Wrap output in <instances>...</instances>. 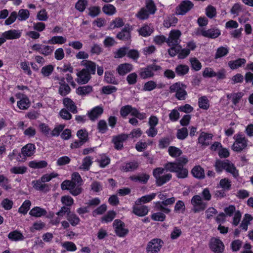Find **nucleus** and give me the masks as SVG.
Masks as SVG:
<instances>
[{
    "instance_id": "f257e3e1",
    "label": "nucleus",
    "mask_w": 253,
    "mask_h": 253,
    "mask_svg": "<svg viewBox=\"0 0 253 253\" xmlns=\"http://www.w3.org/2000/svg\"><path fill=\"white\" fill-rule=\"evenodd\" d=\"M188 158L185 156L180 157L173 162H168L164 168L159 167L153 169V174L156 179V185L161 186L169 181L172 178L170 173L161 175L165 171L174 172L178 178L184 179L188 176V170L184 166L188 163Z\"/></svg>"
},
{
    "instance_id": "f03ea898",
    "label": "nucleus",
    "mask_w": 253,
    "mask_h": 253,
    "mask_svg": "<svg viewBox=\"0 0 253 253\" xmlns=\"http://www.w3.org/2000/svg\"><path fill=\"white\" fill-rule=\"evenodd\" d=\"M214 167L216 171L218 172H221L224 169L227 172L232 174L235 178L239 176L238 170L236 169L234 165L228 160L224 161L220 160H216L214 164Z\"/></svg>"
},
{
    "instance_id": "7ed1b4c3",
    "label": "nucleus",
    "mask_w": 253,
    "mask_h": 253,
    "mask_svg": "<svg viewBox=\"0 0 253 253\" xmlns=\"http://www.w3.org/2000/svg\"><path fill=\"white\" fill-rule=\"evenodd\" d=\"M157 10L156 6L152 0H146L145 6L141 8L136 13V16L140 20H145L150 15L154 14Z\"/></svg>"
},
{
    "instance_id": "20e7f679",
    "label": "nucleus",
    "mask_w": 253,
    "mask_h": 253,
    "mask_svg": "<svg viewBox=\"0 0 253 253\" xmlns=\"http://www.w3.org/2000/svg\"><path fill=\"white\" fill-rule=\"evenodd\" d=\"M186 86L180 83H176L169 87L170 93L175 92V97L179 100H184L187 93L185 90Z\"/></svg>"
},
{
    "instance_id": "39448f33",
    "label": "nucleus",
    "mask_w": 253,
    "mask_h": 253,
    "mask_svg": "<svg viewBox=\"0 0 253 253\" xmlns=\"http://www.w3.org/2000/svg\"><path fill=\"white\" fill-rule=\"evenodd\" d=\"M161 69L160 66L155 64H150L146 67L140 69L139 75L142 79H147L153 77L154 76V73Z\"/></svg>"
},
{
    "instance_id": "423d86ee",
    "label": "nucleus",
    "mask_w": 253,
    "mask_h": 253,
    "mask_svg": "<svg viewBox=\"0 0 253 253\" xmlns=\"http://www.w3.org/2000/svg\"><path fill=\"white\" fill-rule=\"evenodd\" d=\"M234 137L235 141L233 144L232 149L235 152H241L247 147L248 140L242 134H238Z\"/></svg>"
},
{
    "instance_id": "0eeeda50",
    "label": "nucleus",
    "mask_w": 253,
    "mask_h": 253,
    "mask_svg": "<svg viewBox=\"0 0 253 253\" xmlns=\"http://www.w3.org/2000/svg\"><path fill=\"white\" fill-rule=\"evenodd\" d=\"M175 201L174 197L166 199L164 201H159L155 203V208L157 211H160L165 213H169L171 210L168 206L173 205Z\"/></svg>"
},
{
    "instance_id": "6e6552de",
    "label": "nucleus",
    "mask_w": 253,
    "mask_h": 253,
    "mask_svg": "<svg viewBox=\"0 0 253 253\" xmlns=\"http://www.w3.org/2000/svg\"><path fill=\"white\" fill-rule=\"evenodd\" d=\"M191 202L193 206L192 211L195 213L204 211L207 207V203L204 202L202 197L198 195L194 196Z\"/></svg>"
},
{
    "instance_id": "1a4fd4ad",
    "label": "nucleus",
    "mask_w": 253,
    "mask_h": 253,
    "mask_svg": "<svg viewBox=\"0 0 253 253\" xmlns=\"http://www.w3.org/2000/svg\"><path fill=\"white\" fill-rule=\"evenodd\" d=\"M163 244L164 242L161 239H153L148 243L146 249L147 253H158Z\"/></svg>"
},
{
    "instance_id": "9d476101",
    "label": "nucleus",
    "mask_w": 253,
    "mask_h": 253,
    "mask_svg": "<svg viewBox=\"0 0 253 253\" xmlns=\"http://www.w3.org/2000/svg\"><path fill=\"white\" fill-rule=\"evenodd\" d=\"M116 235L120 237H125L128 233V229L126 228L125 223L120 219H115L113 223Z\"/></svg>"
},
{
    "instance_id": "9b49d317",
    "label": "nucleus",
    "mask_w": 253,
    "mask_h": 253,
    "mask_svg": "<svg viewBox=\"0 0 253 253\" xmlns=\"http://www.w3.org/2000/svg\"><path fill=\"white\" fill-rule=\"evenodd\" d=\"M209 247L214 253H222L224 250L223 242L218 238H211L210 241Z\"/></svg>"
},
{
    "instance_id": "f8f14e48",
    "label": "nucleus",
    "mask_w": 253,
    "mask_h": 253,
    "mask_svg": "<svg viewBox=\"0 0 253 253\" xmlns=\"http://www.w3.org/2000/svg\"><path fill=\"white\" fill-rule=\"evenodd\" d=\"M181 33L179 30H173L170 32L169 37L167 40V43L169 46L179 45L180 42L179 38Z\"/></svg>"
},
{
    "instance_id": "ddd939ff",
    "label": "nucleus",
    "mask_w": 253,
    "mask_h": 253,
    "mask_svg": "<svg viewBox=\"0 0 253 253\" xmlns=\"http://www.w3.org/2000/svg\"><path fill=\"white\" fill-rule=\"evenodd\" d=\"M193 5L191 1L189 0H184L176 8V14L177 15H184L192 9Z\"/></svg>"
},
{
    "instance_id": "4468645a",
    "label": "nucleus",
    "mask_w": 253,
    "mask_h": 253,
    "mask_svg": "<svg viewBox=\"0 0 253 253\" xmlns=\"http://www.w3.org/2000/svg\"><path fill=\"white\" fill-rule=\"evenodd\" d=\"M128 136L125 134H121L114 136L112 139V142L114 144V147L117 150H121L123 147V142L126 140Z\"/></svg>"
},
{
    "instance_id": "2eb2a0df",
    "label": "nucleus",
    "mask_w": 253,
    "mask_h": 253,
    "mask_svg": "<svg viewBox=\"0 0 253 253\" xmlns=\"http://www.w3.org/2000/svg\"><path fill=\"white\" fill-rule=\"evenodd\" d=\"M16 96L20 98V100L17 101V106L21 110H27L31 105V102L29 98L24 94H19Z\"/></svg>"
},
{
    "instance_id": "dca6fc26",
    "label": "nucleus",
    "mask_w": 253,
    "mask_h": 253,
    "mask_svg": "<svg viewBox=\"0 0 253 253\" xmlns=\"http://www.w3.org/2000/svg\"><path fill=\"white\" fill-rule=\"evenodd\" d=\"M212 137V134L202 132L198 137V143L203 146H209Z\"/></svg>"
},
{
    "instance_id": "f3484780",
    "label": "nucleus",
    "mask_w": 253,
    "mask_h": 253,
    "mask_svg": "<svg viewBox=\"0 0 253 253\" xmlns=\"http://www.w3.org/2000/svg\"><path fill=\"white\" fill-rule=\"evenodd\" d=\"M77 81L79 84H86L90 79V75L86 69H83L77 74Z\"/></svg>"
},
{
    "instance_id": "a211bd4d",
    "label": "nucleus",
    "mask_w": 253,
    "mask_h": 253,
    "mask_svg": "<svg viewBox=\"0 0 253 253\" xmlns=\"http://www.w3.org/2000/svg\"><path fill=\"white\" fill-rule=\"evenodd\" d=\"M132 28L130 26L126 25L122 31L117 34V37L121 40H128L130 38V32Z\"/></svg>"
},
{
    "instance_id": "6ab92c4d",
    "label": "nucleus",
    "mask_w": 253,
    "mask_h": 253,
    "mask_svg": "<svg viewBox=\"0 0 253 253\" xmlns=\"http://www.w3.org/2000/svg\"><path fill=\"white\" fill-rule=\"evenodd\" d=\"M42 183L43 182H42L41 180H34L32 181V185L33 187L37 190L45 193L48 192L50 190V186Z\"/></svg>"
},
{
    "instance_id": "aec40b11",
    "label": "nucleus",
    "mask_w": 253,
    "mask_h": 253,
    "mask_svg": "<svg viewBox=\"0 0 253 253\" xmlns=\"http://www.w3.org/2000/svg\"><path fill=\"white\" fill-rule=\"evenodd\" d=\"M149 210L146 206L136 205L132 208V212L139 216H143L147 214Z\"/></svg>"
},
{
    "instance_id": "412c9836",
    "label": "nucleus",
    "mask_w": 253,
    "mask_h": 253,
    "mask_svg": "<svg viewBox=\"0 0 253 253\" xmlns=\"http://www.w3.org/2000/svg\"><path fill=\"white\" fill-rule=\"evenodd\" d=\"M191 174L196 178L203 179L205 177V170L200 166H194L191 171Z\"/></svg>"
},
{
    "instance_id": "4be33fe9",
    "label": "nucleus",
    "mask_w": 253,
    "mask_h": 253,
    "mask_svg": "<svg viewBox=\"0 0 253 253\" xmlns=\"http://www.w3.org/2000/svg\"><path fill=\"white\" fill-rule=\"evenodd\" d=\"M63 103L64 107L68 111L73 114H76L78 112L77 107L75 103L70 98L68 97L65 98L63 100Z\"/></svg>"
},
{
    "instance_id": "5701e85b",
    "label": "nucleus",
    "mask_w": 253,
    "mask_h": 253,
    "mask_svg": "<svg viewBox=\"0 0 253 253\" xmlns=\"http://www.w3.org/2000/svg\"><path fill=\"white\" fill-rule=\"evenodd\" d=\"M21 35V32L19 30H10L3 32L2 36L6 40H13L19 38Z\"/></svg>"
},
{
    "instance_id": "b1692460",
    "label": "nucleus",
    "mask_w": 253,
    "mask_h": 253,
    "mask_svg": "<svg viewBox=\"0 0 253 253\" xmlns=\"http://www.w3.org/2000/svg\"><path fill=\"white\" fill-rule=\"evenodd\" d=\"M103 109L102 107L98 106L93 108L90 112H88L87 115L89 119L94 121L103 113Z\"/></svg>"
},
{
    "instance_id": "393cba45",
    "label": "nucleus",
    "mask_w": 253,
    "mask_h": 253,
    "mask_svg": "<svg viewBox=\"0 0 253 253\" xmlns=\"http://www.w3.org/2000/svg\"><path fill=\"white\" fill-rule=\"evenodd\" d=\"M139 164L136 161L124 164L121 167V170L125 172L134 171L138 169Z\"/></svg>"
},
{
    "instance_id": "a878e982",
    "label": "nucleus",
    "mask_w": 253,
    "mask_h": 253,
    "mask_svg": "<svg viewBox=\"0 0 253 253\" xmlns=\"http://www.w3.org/2000/svg\"><path fill=\"white\" fill-rule=\"evenodd\" d=\"M35 149V146L34 144L28 143L22 147L21 153L24 156L30 157L34 154Z\"/></svg>"
},
{
    "instance_id": "bb28decb",
    "label": "nucleus",
    "mask_w": 253,
    "mask_h": 253,
    "mask_svg": "<svg viewBox=\"0 0 253 253\" xmlns=\"http://www.w3.org/2000/svg\"><path fill=\"white\" fill-rule=\"evenodd\" d=\"M202 36L210 38H216L220 35L219 30L217 29H211L208 30H204L201 32Z\"/></svg>"
},
{
    "instance_id": "cd10ccee",
    "label": "nucleus",
    "mask_w": 253,
    "mask_h": 253,
    "mask_svg": "<svg viewBox=\"0 0 253 253\" xmlns=\"http://www.w3.org/2000/svg\"><path fill=\"white\" fill-rule=\"evenodd\" d=\"M149 178V175L146 173H141L138 175H132L129 177L130 179L133 181H139L143 184H146Z\"/></svg>"
},
{
    "instance_id": "c85d7f7f",
    "label": "nucleus",
    "mask_w": 253,
    "mask_h": 253,
    "mask_svg": "<svg viewBox=\"0 0 253 253\" xmlns=\"http://www.w3.org/2000/svg\"><path fill=\"white\" fill-rule=\"evenodd\" d=\"M67 41V39L61 36H55L51 37L47 42H44V43H47L51 44H62L65 43Z\"/></svg>"
},
{
    "instance_id": "c756f323",
    "label": "nucleus",
    "mask_w": 253,
    "mask_h": 253,
    "mask_svg": "<svg viewBox=\"0 0 253 253\" xmlns=\"http://www.w3.org/2000/svg\"><path fill=\"white\" fill-rule=\"evenodd\" d=\"M132 70L131 64H120L117 68L118 74L124 76Z\"/></svg>"
},
{
    "instance_id": "7c9ffc66",
    "label": "nucleus",
    "mask_w": 253,
    "mask_h": 253,
    "mask_svg": "<svg viewBox=\"0 0 253 253\" xmlns=\"http://www.w3.org/2000/svg\"><path fill=\"white\" fill-rule=\"evenodd\" d=\"M8 238L12 241H23L25 239L22 234L17 230L10 232L8 235Z\"/></svg>"
},
{
    "instance_id": "2f4dec72",
    "label": "nucleus",
    "mask_w": 253,
    "mask_h": 253,
    "mask_svg": "<svg viewBox=\"0 0 253 253\" xmlns=\"http://www.w3.org/2000/svg\"><path fill=\"white\" fill-rule=\"evenodd\" d=\"M156 196V193H151L150 195L143 196L142 197L138 199L135 201V205L138 206L141 205L142 203H148L154 199Z\"/></svg>"
},
{
    "instance_id": "473e14b6",
    "label": "nucleus",
    "mask_w": 253,
    "mask_h": 253,
    "mask_svg": "<svg viewBox=\"0 0 253 253\" xmlns=\"http://www.w3.org/2000/svg\"><path fill=\"white\" fill-rule=\"evenodd\" d=\"M46 211L40 207H36L33 208L29 212V214L34 217H41L46 214Z\"/></svg>"
},
{
    "instance_id": "72a5a7b5",
    "label": "nucleus",
    "mask_w": 253,
    "mask_h": 253,
    "mask_svg": "<svg viewBox=\"0 0 253 253\" xmlns=\"http://www.w3.org/2000/svg\"><path fill=\"white\" fill-rule=\"evenodd\" d=\"M153 28L150 25H145L138 30L139 35L143 37L150 36L153 32Z\"/></svg>"
},
{
    "instance_id": "f704fd0d",
    "label": "nucleus",
    "mask_w": 253,
    "mask_h": 253,
    "mask_svg": "<svg viewBox=\"0 0 253 253\" xmlns=\"http://www.w3.org/2000/svg\"><path fill=\"white\" fill-rule=\"evenodd\" d=\"M28 166L29 167L34 169H42L47 167V163L44 160L41 161H32L29 162Z\"/></svg>"
},
{
    "instance_id": "c9c22d12",
    "label": "nucleus",
    "mask_w": 253,
    "mask_h": 253,
    "mask_svg": "<svg viewBox=\"0 0 253 253\" xmlns=\"http://www.w3.org/2000/svg\"><path fill=\"white\" fill-rule=\"evenodd\" d=\"M92 91V87L90 85L80 86L76 89L78 94L82 96L86 95Z\"/></svg>"
},
{
    "instance_id": "e433bc0d",
    "label": "nucleus",
    "mask_w": 253,
    "mask_h": 253,
    "mask_svg": "<svg viewBox=\"0 0 253 253\" xmlns=\"http://www.w3.org/2000/svg\"><path fill=\"white\" fill-rule=\"evenodd\" d=\"M92 158L90 156L85 157L83 160L82 165L80 167V169L84 170H89L90 166L92 164Z\"/></svg>"
},
{
    "instance_id": "4c0bfd02",
    "label": "nucleus",
    "mask_w": 253,
    "mask_h": 253,
    "mask_svg": "<svg viewBox=\"0 0 253 253\" xmlns=\"http://www.w3.org/2000/svg\"><path fill=\"white\" fill-rule=\"evenodd\" d=\"M103 12L106 15H113L116 12L115 7L111 4H106L102 7Z\"/></svg>"
},
{
    "instance_id": "58836bf2",
    "label": "nucleus",
    "mask_w": 253,
    "mask_h": 253,
    "mask_svg": "<svg viewBox=\"0 0 253 253\" xmlns=\"http://www.w3.org/2000/svg\"><path fill=\"white\" fill-rule=\"evenodd\" d=\"M30 16V12L28 10L25 9H20L17 13V17L19 21H26Z\"/></svg>"
},
{
    "instance_id": "ea45409f",
    "label": "nucleus",
    "mask_w": 253,
    "mask_h": 253,
    "mask_svg": "<svg viewBox=\"0 0 253 253\" xmlns=\"http://www.w3.org/2000/svg\"><path fill=\"white\" fill-rule=\"evenodd\" d=\"M0 185L5 190L11 189L9 180L3 174H0Z\"/></svg>"
},
{
    "instance_id": "a19ab883",
    "label": "nucleus",
    "mask_w": 253,
    "mask_h": 253,
    "mask_svg": "<svg viewBox=\"0 0 253 253\" xmlns=\"http://www.w3.org/2000/svg\"><path fill=\"white\" fill-rule=\"evenodd\" d=\"M67 219L73 226H76L80 221V218L76 214L71 212L68 216H67Z\"/></svg>"
},
{
    "instance_id": "79ce46f5",
    "label": "nucleus",
    "mask_w": 253,
    "mask_h": 253,
    "mask_svg": "<svg viewBox=\"0 0 253 253\" xmlns=\"http://www.w3.org/2000/svg\"><path fill=\"white\" fill-rule=\"evenodd\" d=\"M169 155L173 158H176L180 156L182 152V151L178 148L174 146H170L168 149Z\"/></svg>"
},
{
    "instance_id": "37998d69",
    "label": "nucleus",
    "mask_w": 253,
    "mask_h": 253,
    "mask_svg": "<svg viewBox=\"0 0 253 253\" xmlns=\"http://www.w3.org/2000/svg\"><path fill=\"white\" fill-rule=\"evenodd\" d=\"M198 105L200 108L207 110L210 106L209 101L207 97L204 96L199 98Z\"/></svg>"
},
{
    "instance_id": "c03bdc74",
    "label": "nucleus",
    "mask_w": 253,
    "mask_h": 253,
    "mask_svg": "<svg viewBox=\"0 0 253 253\" xmlns=\"http://www.w3.org/2000/svg\"><path fill=\"white\" fill-rule=\"evenodd\" d=\"M31 202L29 200H25L22 206L19 208L18 212L23 214H26L30 208Z\"/></svg>"
},
{
    "instance_id": "a18cd8bd",
    "label": "nucleus",
    "mask_w": 253,
    "mask_h": 253,
    "mask_svg": "<svg viewBox=\"0 0 253 253\" xmlns=\"http://www.w3.org/2000/svg\"><path fill=\"white\" fill-rule=\"evenodd\" d=\"M128 51V48L126 47H122L117 49L114 52V57L116 58H121L125 56Z\"/></svg>"
},
{
    "instance_id": "49530a36",
    "label": "nucleus",
    "mask_w": 253,
    "mask_h": 253,
    "mask_svg": "<svg viewBox=\"0 0 253 253\" xmlns=\"http://www.w3.org/2000/svg\"><path fill=\"white\" fill-rule=\"evenodd\" d=\"M76 185L72 180H66L64 181L61 185V187L62 190H68L70 191L73 189Z\"/></svg>"
},
{
    "instance_id": "de8ad7c7",
    "label": "nucleus",
    "mask_w": 253,
    "mask_h": 253,
    "mask_svg": "<svg viewBox=\"0 0 253 253\" xmlns=\"http://www.w3.org/2000/svg\"><path fill=\"white\" fill-rule=\"evenodd\" d=\"M189 67L188 66L183 64H179L175 69V72L178 75H184L188 73Z\"/></svg>"
},
{
    "instance_id": "09e8293b",
    "label": "nucleus",
    "mask_w": 253,
    "mask_h": 253,
    "mask_svg": "<svg viewBox=\"0 0 253 253\" xmlns=\"http://www.w3.org/2000/svg\"><path fill=\"white\" fill-rule=\"evenodd\" d=\"M104 78L105 81L108 84H118V81L115 79L114 75L110 72H105Z\"/></svg>"
},
{
    "instance_id": "8fccbe9b",
    "label": "nucleus",
    "mask_w": 253,
    "mask_h": 253,
    "mask_svg": "<svg viewBox=\"0 0 253 253\" xmlns=\"http://www.w3.org/2000/svg\"><path fill=\"white\" fill-rule=\"evenodd\" d=\"M59 84L61 85L59 89L60 94L62 96H65L70 92L71 88L68 84H62L61 83H59Z\"/></svg>"
},
{
    "instance_id": "3c124183",
    "label": "nucleus",
    "mask_w": 253,
    "mask_h": 253,
    "mask_svg": "<svg viewBox=\"0 0 253 253\" xmlns=\"http://www.w3.org/2000/svg\"><path fill=\"white\" fill-rule=\"evenodd\" d=\"M219 185L224 190H229L231 189V181L228 178H223L220 180Z\"/></svg>"
},
{
    "instance_id": "603ef678",
    "label": "nucleus",
    "mask_w": 253,
    "mask_h": 253,
    "mask_svg": "<svg viewBox=\"0 0 253 253\" xmlns=\"http://www.w3.org/2000/svg\"><path fill=\"white\" fill-rule=\"evenodd\" d=\"M40 130L46 136H50V128L49 126L45 123H41L39 126Z\"/></svg>"
},
{
    "instance_id": "864d4df0",
    "label": "nucleus",
    "mask_w": 253,
    "mask_h": 253,
    "mask_svg": "<svg viewBox=\"0 0 253 253\" xmlns=\"http://www.w3.org/2000/svg\"><path fill=\"white\" fill-rule=\"evenodd\" d=\"M124 24L125 23L124 22L123 19L121 18L118 17L116 18L111 22L110 26L112 28H118L123 26Z\"/></svg>"
},
{
    "instance_id": "5fc2aeb1",
    "label": "nucleus",
    "mask_w": 253,
    "mask_h": 253,
    "mask_svg": "<svg viewBox=\"0 0 253 253\" xmlns=\"http://www.w3.org/2000/svg\"><path fill=\"white\" fill-rule=\"evenodd\" d=\"M188 130L186 127H182L177 130L176 136L180 140H183L188 136Z\"/></svg>"
},
{
    "instance_id": "6e6d98bb",
    "label": "nucleus",
    "mask_w": 253,
    "mask_h": 253,
    "mask_svg": "<svg viewBox=\"0 0 253 253\" xmlns=\"http://www.w3.org/2000/svg\"><path fill=\"white\" fill-rule=\"evenodd\" d=\"M170 139L169 137H163L159 141L158 147L160 149L167 147L170 144Z\"/></svg>"
},
{
    "instance_id": "4d7b16f0",
    "label": "nucleus",
    "mask_w": 253,
    "mask_h": 253,
    "mask_svg": "<svg viewBox=\"0 0 253 253\" xmlns=\"http://www.w3.org/2000/svg\"><path fill=\"white\" fill-rule=\"evenodd\" d=\"M131 109L132 106L131 105H127L123 106L120 109L121 116L124 118H126L131 113Z\"/></svg>"
},
{
    "instance_id": "13d9d810",
    "label": "nucleus",
    "mask_w": 253,
    "mask_h": 253,
    "mask_svg": "<svg viewBox=\"0 0 253 253\" xmlns=\"http://www.w3.org/2000/svg\"><path fill=\"white\" fill-rule=\"evenodd\" d=\"M228 52V49L225 47L221 46L217 48L215 55V58H221L225 56Z\"/></svg>"
},
{
    "instance_id": "bf43d9fd",
    "label": "nucleus",
    "mask_w": 253,
    "mask_h": 253,
    "mask_svg": "<svg viewBox=\"0 0 253 253\" xmlns=\"http://www.w3.org/2000/svg\"><path fill=\"white\" fill-rule=\"evenodd\" d=\"M97 129L99 132L101 133H104L108 129V126L105 121L103 120H100L97 124Z\"/></svg>"
},
{
    "instance_id": "052dcab7",
    "label": "nucleus",
    "mask_w": 253,
    "mask_h": 253,
    "mask_svg": "<svg viewBox=\"0 0 253 253\" xmlns=\"http://www.w3.org/2000/svg\"><path fill=\"white\" fill-rule=\"evenodd\" d=\"M53 69L54 67L52 65L48 64L42 68L41 72L44 76L47 77L52 73Z\"/></svg>"
},
{
    "instance_id": "680f3d73",
    "label": "nucleus",
    "mask_w": 253,
    "mask_h": 253,
    "mask_svg": "<svg viewBox=\"0 0 253 253\" xmlns=\"http://www.w3.org/2000/svg\"><path fill=\"white\" fill-rule=\"evenodd\" d=\"M185 206L184 202L182 201L178 200L175 204L174 211L177 213L183 212L185 211Z\"/></svg>"
},
{
    "instance_id": "e2e57ef3",
    "label": "nucleus",
    "mask_w": 253,
    "mask_h": 253,
    "mask_svg": "<svg viewBox=\"0 0 253 253\" xmlns=\"http://www.w3.org/2000/svg\"><path fill=\"white\" fill-rule=\"evenodd\" d=\"M87 2L86 0H79L76 3V8L80 12H83L85 9Z\"/></svg>"
},
{
    "instance_id": "0e129e2a",
    "label": "nucleus",
    "mask_w": 253,
    "mask_h": 253,
    "mask_svg": "<svg viewBox=\"0 0 253 253\" xmlns=\"http://www.w3.org/2000/svg\"><path fill=\"white\" fill-rule=\"evenodd\" d=\"M72 181L76 185L81 186L82 184L83 180L81 175L78 172H74L72 175Z\"/></svg>"
},
{
    "instance_id": "69168bd1",
    "label": "nucleus",
    "mask_w": 253,
    "mask_h": 253,
    "mask_svg": "<svg viewBox=\"0 0 253 253\" xmlns=\"http://www.w3.org/2000/svg\"><path fill=\"white\" fill-rule=\"evenodd\" d=\"M157 87L156 83L153 81H150L145 83L143 90L145 91H151Z\"/></svg>"
},
{
    "instance_id": "338daca9",
    "label": "nucleus",
    "mask_w": 253,
    "mask_h": 253,
    "mask_svg": "<svg viewBox=\"0 0 253 253\" xmlns=\"http://www.w3.org/2000/svg\"><path fill=\"white\" fill-rule=\"evenodd\" d=\"M177 22V19L175 17L171 16L168 18L164 21V25L165 27L169 28V27L174 25Z\"/></svg>"
},
{
    "instance_id": "774afa93",
    "label": "nucleus",
    "mask_w": 253,
    "mask_h": 253,
    "mask_svg": "<svg viewBox=\"0 0 253 253\" xmlns=\"http://www.w3.org/2000/svg\"><path fill=\"white\" fill-rule=\"evenodd\" d=\"M77 135L80 140L85 142L87 141L88 132L85 129H80L78 130L77 133Z\"/></svg>"
}]
</instances>
